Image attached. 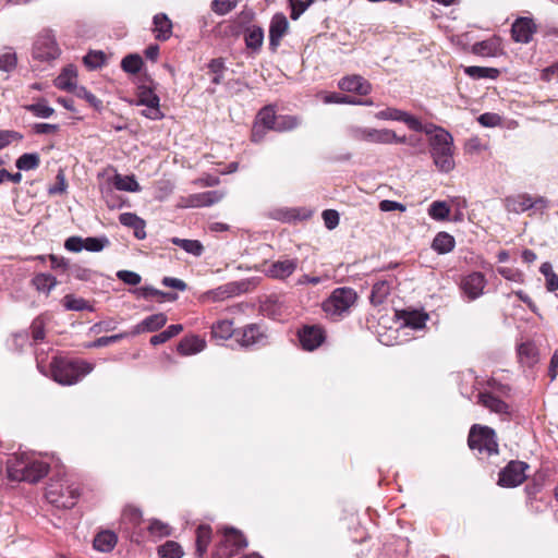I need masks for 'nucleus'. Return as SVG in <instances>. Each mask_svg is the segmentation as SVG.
<instances>
[{
  "label": "nucleus",
  "instance_id": "obj_1",
  "mask_svg": "<svg viewBox=\"0 0 558 558\" xmlns=\"http://www.w3.org/2000/svg\"><path fill=\"white\" fill-rule=\"evenodd\" d=\"M48 471L49 465L32 453H15L7 462V474L11 481L36 483L44 478Z\"/></svg>",
  "mask_w": 558,
  "mask_h": 558
},
{
  "label": "nucleus",
  "instance_id": "obj_60",
  "mask_svg": "<svg viewBox=\"0 0 558 558\" xmlns=\"http://www.w3.org/2000/svg\"><path fill=\"white\" fill-rule=\"evenodd\" d=\"M477 121L485 128H494L501 124V117L494 112H485L477 118Z\"/></svg>",
  "mask_w": 558,
  "mask_h": 558
},
{
  "label": "nucleus",
  "instance_id": "obj_63",
  "mask_svg": "<svg viewBox=\"0 0 558 558\" xmlns=\"http://www.w3.org/2000/svg\"><path fill=\"white\" fill-rule=\"evenodd\" d=\"M323 220L328 230L335 229L339 225V214L333 209H326L323 211Z\"/></svg>",
  "mask_w": 558,
  "mask_h": 558
},
{
  "label": "nucleus",
  "instance_id": "obj_40",
  "mask_svg": "<svg viewBox=\"0 0 558 558\" xmlns=\"http://www.w3.org/2000/svg\"><path fill=\"white\" fill-rule=\"evenodd\" d=\"M520 361L529 366L537 362V350L532 343H522L518 349Z\"/></svg>",
  "mask_w": 558,
  "mask_h": 558
},
{
  "label": "nucleus",
  "instance_id": "obj_5",
  "mask_svg": "<svg viewBox=\"0 0 558 558\" xmlns=\"http://www.w3.org/2000/svg\"><path fill=\"white\" fill-rule=\"evenodd\" d=\"M468 444L472 450H477L481 454L492 456L498 453L495 430L488 426L473 425L470 429Z\"/></svg>",
  "mask_w": 558,
  "mask_h": 558
},
{
  "label": "nucleus",
  "instance_id": "obj_46",
  "mask_svg": "<svg viewBox=\"0 0 558 558\" xmlns=\"http://www.w3.org/2000/svg\"><path fill=\"white\" fill-rule=\"evenodd\" d=\"M25 108L36 117L44 119L50 118L54 113V109L48 106L46 100L28 105Z\"/></svg>",
  "mask_w": 558,
  "mask_h": 558
},
{
  "label": "nucleus",
  "instance_id": "obj_33",
  "mask_svg": "<svg viewBox=\"0 0 558 558\" xmlns=\"http://www.w3.org/2000/svg\"><path fill=\"white\" fill-rule=\"evenodd\" d=\"M211 333L215 338L227 340L234 333L233 323L228 319L219 320L213 325Z\"/></svg>",
  "mask_w": 558,
  "mask_h": 558
},
{
  "label": "nucleus",
  "instance_id": "obj_30",
  "mask_svg": "<svg viewBox=\"0 0 558 558\" xmlns=\"http://www.w3.org/2000/svg\"><path fill=\"white\" fill-rule=\"evenodd\" d=\"M390 282L386 280L377 281L372 288V293L369 296L371 303L375 306L383 304L387 296L390 294Z\"/></svg>",
  "mask_w": 558,
  "mask_h": 558
},
{
  "label": "nucleus",
  "instance_id": "obj_58",
  "mask_svg": "<svg viewBox=\"0 0 558 558\" xmlns=\"http://www.w3.org/2000/svg\"><path fill=\"white\" fill-rule=\"evenodd\" d=\"M23 135L16 131L0 130V150L9 146L13 142H19Z\"/></svg>",
  "mask_w": 558,
  "mask_h": 558
},
{
  "label": "nucleus",
  "instance_id": "obj_64",
  "mask_svg": "<svg viewBox=\"0 0 558 558\" xmlns=\"http://www.w3.org/2000/svg\"><path fill=\"white\" fill-rule=\"evenodd\" d=\"M131 292L138 299H145L148 300L153 296H158L160 293V290L154 288V287H140L131 290Z\"/></svg>",
  "mask_w": 558,
  "mask_h": 558
},
{
  "label": "nucleus",
  "instance_id": "obj_7",
  "mask_svg": "<svg viewBox=\"0 0 558 558\" xmlns=\"http://www.w3.org/2000/svg\"><path fill=\"white\" fill-rule=\"evenodd\" d=\"M351 135L357 141H365L376 144H404L405 136H398L393 131L388 129H372L356 126L351 130Z\"/></svg>",
  "mask_w": 558,
  "mask_h": 558
},
{
  "label": "nucleus",
  "instance_id": "obj_62",
  "mask_svg": "<svg viewBox=\"0 0 558 558\" xmlns=\"http://www.w3.org/2000/svg\"><path fill=\"white\" fill-rule=\"evenodd\" d=\"M117 277L129 286H137L142 280V277L137 272L131 270H119Z\"/></svg>",
  "mask_w": 558,
  "mask_h": 558
},
{
  "label": "nucleus",
  "instance_id": "obj_59",
  "mask_svg": "<svg viewBox=\"0 0 558 558\" xmlns=\"http://www.w3.org/2000/svg\"><path fill=\"white\" fill-rule=\"evenodd\" d=\"M73 94L80 98H84L94 108H99L101 106V101L83 86H77Z\"/></svg>",
  "mask_w": 558,
  "mask_h": 558
},
{
  "label": "nucleus",
  "instance_id": "obj_22",
  "mask_svg": "<svg viewBox=\"0 0 558 558\" xmlns=\"http://www.w3.org/2000/svg\"><path fill=\"white\" fill-rule=\"evenodd\" d=\"M77 74L74 66L69 65L54 80V85L59 89L73 93L77 87Z\"/></svg>",
  "mask_w": 558,
  "mask_h": 558
},
{
  "label": "nucleus",
  "instance_id": "obj_53",
  "mask_svg": "<svg viewBox=\"0 0 558 558\" xmlns=\"http://www.w3.org/2000/svg\"><path fill=\"white\" fill-rule=\"evenodd\" d=\"M63 306L69 311H84L89 308L88 302L82 298L68 294L62 300Z\"/></svg>",
  "mask_w": 558,
  "mask_h": 558
},
{
  "label": "nucleus",
  "instance_id": "obj_36",
  "mask_svg": "<svg viewBox=\"0 0 558 558\" xmlns=\"http://www.w3.org/2000/svg\"><path fill=\"white\" fill-rule=\"evenodd\" d=\"M172 243L180 246L186 253H190L194 256H201L204 251L202 243L197 240L173 238Z\"/></svg>",
  "mask_w": 558,
  "mask_h": 558
},
{
  "label": "nucleus",
  "instance_id": "obj_39",
  "mask_svg": "<svg viewBox=\"0 0 558 558\" xmlns=\"http://www.w3.org/2000/svg\"><path fill=\"white\" fill-rule=\"evenodd\" d=\"M113 184L116 189L120 191H128V192H137L140 191V185L137 181L132 175H121L116 174L113 178Z\"/></svg>",
  "mask_w": 558,
  "mask_h": 558
},
{
  "label": "nucleus",
  "instance_id": "obj_49",
  "mask_svg": "<svg viewBox=\"0 0 558 558\" xmlns=\"http://www.w3.org/2000/svg\"><path fill=\"white\" fill-rule=\"evenodd\" d=\"M298 125H299V120L296 117L279 116L276 119L274 130L278 131V132H286V131L293 130Z\"/></svg>",
  "mask_w": 558,
  "mask_h": 558
},
{
  "label": "nucleus",
  "instance_id": "obj_34",
  "mask_svg": "<svg viewBox=\"0 0 558 558\" xmlns=\"http://www.w3.org/2000/svg\"><path fill=\"white\" fill-rule=\"evenodd\" d=\"M183 554L181 545L174 541H167L158 548L160 558H182Z\"/></svg>",
  "mask_w": 558,
  "mask_h": 558
},
{
  "label": "nucleus",
  "instance_id": "obj_55",
  "mask_svg": "<svg viewBox=\"0 0 558 558\" xmlns=\"http://www.w3.org/2000/svg\"><path fill=\"white\" fill-rule=\"evenodd\" d=\"M83 60L84 64L88 69L95 70L100 68L105 63L106 56L102 51H90L84 57Z\"/></svg>",
  "mask_w": 558,
  "mask_h": 558
},
{
  "label": "nucleus",
  "instance_id": "obj_28",
  "mask_svg": "<svg viewBox=\"0 0 558 558\" xmlns=\"http://www.w3.org/2000/svg\"><path fill=\"white\" fill-rule=\"evenodd\" d=\"M454 238L447 232H439L433 240L432 248L438 254H447L454 248Z\"/></svg>",
  "mask_w": 558,
  "mask_h": 558
},
{
  "label": "nucleus",
  "instance_id": "obj_43",
  "mask_svg": "<svg viewBox=\"0 0 558 558\" xmlns=\"http://www.w3.org/2000/svg\"><path fill=\"white\" fill-rule=\"evenodd\" d=\"M264 40V31L260 27H252L245 34V44L247 48L259 49Z\"/></svg>",
  "mask_w": 558,
  "mask_h": 558
},
{
  "label": "nucleus",
  "instance_id": "obj_21",
  "mask_svg": "<svg viewBox=\"0 0 558 558\" xmlns=\"http://www.w3.org/2000/svg\"><path fill=\"white\" fill-rule=\"evenodd\" d=\"M156 39L165 41L168 40L172 35V22L165 13H158L153 19Z\"/></svg>",
  "mask_w": 558,
  "mask_h": 558
},
{
  "label": "nucleus",
  "instance_id": "obj_50",
  "mask_svg": "<svg viewBox=\"0 0 558 558\" xmlns=\"http://www.w3.org/2000/svg\"><path fill=\"white\" fill-rule=\"evenodd\" d=\"M137 104L145 107L159 106V97L150 88L141 87Z\"/></svg>",
  "mask_w": 558,
  "mask_h": 558
},
{
  "label": "nucleus",
  "instance_id": "obj_20",
  "mask_svg": "<svg viewBox=\"0 0 558 558\" xmlns=\"http://www.w3.org/2000/svg\"><path fill=\"white\" fill-rule=\"evenodd\" d=\"M538 202H543L542 198H538L534 201L530 195L527 194H519L514 196H508L505 199V207L509 213H524L529 210L530 208L534 207L535 204Z\"/></svg>",
  "mask_w": 558,
  "mask_h": 558
},
{
  "label": "nucleus",
  "instance_id": "obj_56",
  "mask_svg": "<svg viewBox=\"0 0 558 558\" xmlns=\"http://www.w3.org/2000/svg\"><path fill=\"white\" fill-rule=\"evenodd\" d=\"M148 531L151 535L159 538L169 536L171 534V527L159 520H151L148 526Z\"/></svg>",
  "mask_w": 558,
  "mask_h": 558
},
{
  "label": "nucleus",
  "instance_id": "obj_42",
  "mask_svg": "<svg viewBox=\"0 0 558 558\" xmlns=\"http://www.w3.org/2000/svg\"><path fill=\"white\" fill-rule=\"evenodd\" d=\"M539 271L544 275L546 279V289L549 292H555L558 290V276L554 272L553 266L549 262H545L541 265Z\"/></svg>",
  "mask_w": 558,
  "mask_h": 558
},
{
  "label": "nucleus",
  "instance_id": "obj_37",
  "mask_svg": "<svg viewBox=\"0 0 558 558\" xmlns=\"http://www.w3.org/2000/svg\"><path fill=\"white\" fill-rule=\"evenodd\" d=\"M465 74L470 77L480 80V78H496L499 74L498 70L495 68H484V66H466L464 69Z\"/></svg>",
  "mask_w": 558,
  "mask_h": 558
},
{
  "label": "nucleus",
  "instance_id": "obj_9",
  "mask_svg": "<svg viewBox=\"0 0 558 558\" xmlns=\"http://www.w3.org/2000/svg\"><path fill=\"white\" fill-rule=\"evenodd\" d=\"M529 465L522 461H510L499 473L498 485L502 487H517L526 478L525 471Z\"/></svg>",
  "mask_w": 558,
  "mask_h": 558
},
{
  "label": "nucleus",
  "instance_id": "obj_10",
  "mask_svg": "<svg viewBox=\"0 0 558 558\" xmlns=\"http://www.w3.org/2000/svg\"><path fill=\"white\" fill-rule=\"evenodd\" d=\"M486 283V278L482 272L473 271L461 279L460 288L470 301H474L484 293Z\"/></svg>",
  "mask_w": 558,
  "mask_h": 558
},
{
  "label": "nucleus",
  "instance_id": "obj_29",
  "mask_svg": "<svg viewBox=\"0 0 558 558\" xmlns=\"http://www.w3.org/2000/svg\"><path fill=\"white\" fill-rule=\"evenodd\" d=\"M211 541V527L209 525H199L196 530V555L203 557L207 551Z\"/></svg>",
  "mask_w": 558,
  "mask_h": 558
},
{
  "label": "nucleus",
  "instance_id": "obj_61",
  "mask_svg": "<svg viewBox=\"0 0 558 558\" xmlns=\"http://www.w3.org/2000/svg\"><path fill=\"white\" fill-rule=\"evenodd\" d=\"M119 221L125 227L138 229V226L141 227L144 220L133 213H123L120 215Z\"/></svg>",
  "mask_w": 558,
  "mask_h": 558
},
{
  "label": "nucleus",
  "instance_id": "obj_12",
  "mask_svg": "<svg viewBox=\"0 0 558 558\" xmlns=\"http://www.w3.org/2000/svg\"><path fill=\"white\" fill-rule=\"evenodd\" d=\"M299 340L306 351L317 349L325 340V331L319 326H305L299 331Z\"/></svg>",
  "mask_w": 558,
  "mask_h": 558
},
{
  "label": "nucleus",
  "instance_id": "obj_8",
  "mask_svg": "<svg viewBox=\"0 0 558 558\" xmlns=\"http://www.w3.org/2000/svg\"><path fill=\"white\" fill-rule=\"evenodd\" d=\"M33 58L39 61H51L60 56V48L53 34L44 31L38 34L33 44Z\"/></svg>",
  "mask_w": 558,
  "mask_h": 558
},
{
  "label": "nucleus",
  "instance_id": "obj_14",
  "mask_svg": "<svg viewBox=\"0 0 558 558\" xmlns=\"http://www.w3.org/2000/svg\"><path fill=\"white\" fill-rule=\"evenodd\" d=\"M296 258L279 259L271 263L266 269V275L274 279L283 280L290 277L298 268Z\"/></svg>",
  "mask_w": 558,
  "mask_h": 558
},
{
  "label": "nucleus",
  "instance_id": "obj_47",
  "mask_svg": "<svg viewBox=\"0 0 558 558\" xmlns=\"http://www.w3.org/2000/svg\"><path fill=\"white\" fill-rule=\"evenodd\" d=\"M69 272L72 277L82 281H93L98 276L97 271L80 265L70 267Z\"/></svg>",
  "mask_w": 558,
  "mask_h": 558
},
{
  "label": "nucleus",
  "instance_id": "obj_26",
  "mask_svg": "<svg viewBox=\"0 0 558 558\" xmlns=\"http://www.w3.org/2000/svg\"><path fill=\"white\" fill-rule=\"evenodd\" d=\"M477 402L488 409L490 412L497 414H508V404L489 392L480 393Z\"/></svg>",
  "mask_w": 558,
  "mask_h": 558
},
{
  "label": "nucleus",
  "instance_id": "obj_24",
  "mask_svg": "<svg viewBox=\"0 0 558 558\" xmlns=\"http://www.w3.org/2000/svg\"><path fill=\"white\" fill-rule=\"evenodd\" d=\"M167 323V316L163 313L153 314L143 319L134 330V333L153 332L162 328Z\"/></svg>",
  "mask_w": 558,
  "mask_h": 558
},
{
  "label": "nucleus",
  "instance_id": "obj_57",
  "mask_svg": "<svg viewBox=\"0 0 558 558\" xmlns=\"http://www.w3.org/2000/svg\"><path fill=\"white\" fill-rule=\"evenodd\" d=\"M226 542L231 543L236 550L247 546L245 537L232 527L226 530Z\"/></svg>",
  "mask_w": 558,
  "mask_h": 558
},
{
  "label": "nucleus",
  "instance_id": "obj_44",
  "mask_svg": "<svg viewBox=\"0 0 558 558\" xmlns=\"http://www.w3.org/2000/svg\"><path fill=\"white\" fill-rule=\"evenodd\" d=\"M17 57L12 49H4L0 52V71L11 72L16 68Z\"/></svg>",
  "mask_w": 558,
  "mask_h": 558
},
{
  "label": "nucleus",
  "instance_id": "obj_41",
  "mask_svg": "<svg viewBox=\"0 0 558 558\" xmlns=\"http://www.w3.org/2000/svg\"><path fill=\"white\" fill-rule=\"evenodd\" d=\"M183 330L182 325H170L166 330L161 331L158 335H155L150 338V343L153 345H158L167 342L171 338L175 337Z\"/></svg>",
  "mask_w": 558,
  "mask_h": 558
},
{
  "label": "nucleus",
  "instance_id": "obj_48",
  "mask_svg": "<svg viewBox=\"0 0 558 558\" xmlns=\"http://www.w3.org/2000/svg\"><path fill=\"white\" fill-rule=\"evenodd\" d=\"M235 286L233 283H229L207 292L206 295L210 298L213 301H222L227 298H230L232 294L235 293Z\"/></svg>",
  "mask_w": 558,
  "mask_h": 558
},
{
  "label": "nucleus",
  "instance_id": "obj_45",
  "mask_svg": "<svg viewBox=\"0 0 558 558\" xmlns=\"http://www.w3.org/2000/svg\"><path fill=\"white\" fill-rule=\"evenodd\" d=\"M450 208L446 202H434L428 208V215L435 220H445L448 218Z\"/></svg>",
  "mask_w": 558,
  "mask_h": 558
},
{
  "label": "nucleus",
  "instance_id": "obj_13",
  "mask_svg": "<svg viewBox=\"0 0 558 558\" xmlns=\"http://www.w3.org/2000/svg\"><path fill=\"white\" fill-rule=\"evenodd\" d=\"M223 198V194L219 191H207L203 193L192 194L181 199L180 206L184 208L190 207H205L211 206Z\"/></svg>",
  "mask_w": 558,
  "mask_h": 558
},
{
  "label": "nucleus",
  "instance_id": "obj_3",
  "mask_svg": "<svg viewBox=\"0 0 558 558\" xmlns=\"http://www.w3.org/2000/svg\"><path fill=\"white\" fill-rule=\"evenodd\" d=\"M93 369V364L83 360L54 359L51 363L52 378L61 385L76 384Z\"/></svg>",
  "mask_w": 558,
  "mask_h": 558
},
{
  "label": "nucleus",
  "instance_id": "obj_16",
  "mask_svg": "<svg viewBox=\"0 0 558 558\" xmlns=\"http://www.w3.org/2000/svg\"><path fill=\"white\" fill-rule=\"evenodd\" d=\"M338 86L340 89L359 95H367L372 92V85L361 75H350L342 77Z\"/></svg>",
  "mask_w": 558,
  "mask_h": 558
},
{
  "label": "nucleus",
  "instance_id": "obj_31",
  "mask_svg": "<svg viewBox=\"0 0 558 558\" xmlns=\"http://www.w3.org/2000/svg\"><path fill=\"white\" fill-rule=\"evenodd\" d=\"M39 163L40 157L37 153H25L15 161V166L20 171L35 170L38 168Z\"/></svg>",
  "mask_w": 558,
  "mask_h": 558
},
{
  "label": "nucleus",
  "instance_id": "obj_11",
  "mask_svg": "<svg viewBox=\"0 0 558 558\" xmlns=\"http://www.w3.org/2000/svg\"><path fill=\"white\" fill-rule=\"evenodd\" d=\"M375 118L378 120L401 121L404 122L413 131L422 130V123L418 119L397 108H386L380 110L375 113Z\"/></svg>",
  "mask_w": 558,
  "mask_h": 558
},
{
  "label": "nucleus",
  "instance_id": "obj_38",
  "mask_svg": "<svg viewBox=\"0 0 558 558\" xmlns=\"http://www.w3.org/2000/svg\"><path fill=\"white\" fill-rule=\"evenodd\" d=\"M277 116L275 113L274 108L271 107H264L256 117V124H259L260 126L267 129V130H274L275 123H276Z\"/></svg>",
  "mask_w": 558,
  "mask_h": 558
},
{
  "label": "nucleus",
  "instance_id": "obj_23",
  "mask_svg": "<svg viewBox=\"0 0 558 558\" xmlns=\"http://www.w3.org/2000/svg\"><path fill=\"white\" fill-rule=\"evenodd\" d=\"M472 50L482 57H495L501 51V40L499 37H493L474 44Z\"/></svg>",
  "mask_w": 558,
  "mask_h": 558
},
{
  "label": "nucleus",
  "instance_id": "obj_51",
  "mask_svg": "<svg viewBox=\"0 0 558 558\" xmlns=\"http://www.w3.org/2000/svg\"><path fill=\"white\" fill-rule=\"evenodd\" d=\"M109 245L106 236H89L84 239V250L88 252H100Z\"/></svg>",
  "mask_w": 558,
  "mask_h": 558
},
{
  "label": "nucleus",
  "instance_id": "obj_17",
  "mask_svg": "<svg viewBox=\"0 0 558 558\" xmlns=\"http://www.w3.org/2000/svg\"><path fill=\"white\" fill-rule=\"evenodd\" d=\"M536 31V25L531 19H518L511 28L512 37L518 43L527 44Z\"/></svg>",
  "mask_w": 558,
  "mask_h": 558
},
{
  "label": "nucleus",
  "instance_id": "obj_6",
  "mask_svg": "<svg viewBox=\"0 0 558 558\" xmlns=\"http://www.w3.org/2000/svg\"><path fill=\"white\" fill-rule=\"evenodd\" d=\"M356 293L351 288H338L323 303L326 314L332 317H339L355 303Z\"/></svg>",
  "mask_w": 558,
  "mask_h": 558
},
{
  "label": "nucleus",
  "instance_id": "obj_2",
  "mask_svg": "<svg viewBox=\"0 0 558 558\" xmlns=\"http://www.w3.org/2000/svg\"><path fill=\"white\" fill-rule=\"evenodd\" d=\"M429 149L436 168L444 173L454 169L453 138L442 128H434V134L429 137Z\"/></svg>",
  "mask_w": 558,
  "mask_h": 558
},
{
  "label": "nucleus",
  "instance_id": "obj_27",
  "mask_svg": "<svg viewBox=\"0 0 558 558\" xmlns=\"http://www.w3.org/2000/svg\"><path fill=\"white\" fill-rule=\"evenodd\" d=\"M118 543V536L112 531H101L94 538V548L100 553H110Z\"/></svg>",
  "mask_w": 558,
  "mask_h": 558
},
{
  "label": "nucleus",
  "instance_id": "obj_35",
  "mask_svg": "<svg viewBox=\"0 0 558 558\" xmlns=\"http://www.w3.org/2000/svg\"><path fill=\"white\" fill-rule=\"evenodd\" d=\"M143 66V59L137 53L125 56L121 61V68L129 74H137Z\"/></svg>",
  "mask_w": 558,
  "mask_h": 558
},
{
  "label": "nucleus",
  "instance_id": "obj_25",
  "mask_svg": "<svg viewBox=\"0 0 558 558\" xmlns=\"http://www.w3.org/2000/svg\"><path fill=\"white\" fill-rule=\"evenodd\" d=\"M206 347L204 339L193 336L183 338L178 344V352L181 355H192L202 352Z\"/></svg>",
  "mask_w": 558,
  "mask_h": 558
},
{
  "label": "nucleus",
  "instance_id": "obj_15",
  "mask_svg": "<svg viewBox=\"0 0 558 558\" xmlns=\"http://www.w3.org/2000/svg\"><path fill=\"white\" fill-rule=\"evenodd\" d=\"M289 28V22L284 14L282 13H276L269 25V45L271 49H276L282 39V37L286 35Z\"/></svg>",
  "mask_w": 558,
  "mask_h": 558
},
{
  "label": "nucleus",
  "instance_id": "obj_52",
  "mask_svg": "<svg viewBox=\"0 0 558 558\" xmlns=\"http://www.w3.org/2000/svg\"><path fill=\"white\" fill-rule=\"evenodd\" d=\"M314 2L315 0H289L291 19L296 21Z\"/></svg>",
  "mask_w": 558,
  "mask_h": 558
},
{
  "label": "nucleus",
  "instance_id": "obj_4",
  "mask_svg": "<svg viewBox=\"0 0 558 558\" xmlns=\"http://www.w3.org/2000/svg\"><path fill=\"white\" fill-rule=\"evenodd\" d=\"M78 487L68 478L52 481L46 489L48 502L58 508H72L78 498Z\"/></svg>",
  "mask_w": 558,
  "mask_h": 558
},
{
  "label": "nucleus",
  "instance_id": "obj_32",
  "mask_svg": "<svg viewBox=\"0 0 558 558\" xmlns=\"http://www.w3.org/2000/svg\"><path fill=\"white\" fill-rule=\"evenodd\" d=\"M32 282L39 292L45 293H49L57 286V279L49 274H38Z\"/></svg>",
  "mask_w": 558,
  "mask_h": 558
},
{
  "label": "nucleus",
  "instance_id": "obj_18",
  "mask_svg": "<svg viewBox=\"0 0 558 558\" xmlns=\"http://www.w3.org/2000/svg\"><path fill=\"white\" fill-rule=\"evenodd\" d=\"M401 328L421 330L426 326L428 314L420 311H401L398 313Z\"/></svg>",
  "mask_w": 558,
  "mask_h": 558
},
{
  "label": "nucleus",
  "instance_id": "obj_19",
  "mask_svg": "<svg viewBox=\"0 0 558 558\" xmlns=\"http://www.w3.org/2000/svg\"><path fill=\"white\" fill-rule=\"evenodd\" d=\"M265 338L260 327L255 324L246 326L240 333H236V341L244 348L262 344L265 342Z\"/></svg>",
  "mask_w": 558,
  "mask_h": 558
},
{
  "label": "nucleus",
  "instance_id": "obj_54",
  "mask_svg": "<svg viewBox=\"0 0 558 558\" xmlns=\"http://www.w3.org/2000/svg\"><path fill=\"white\" fill-rule=\"evenodd\" d=\"M238 2L239 0H214L210 8L217 15H226L238 5Z\"/></svg>",
  "mask_w": 558,
  "mask_h": 558
}]
</instances>
